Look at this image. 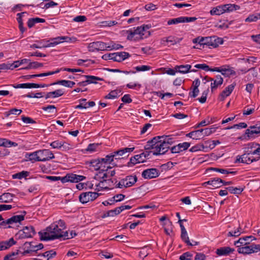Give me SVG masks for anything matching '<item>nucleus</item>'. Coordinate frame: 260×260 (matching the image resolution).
<instances>
[{
	"instance_id": "1",
	"label": "nucleus",
	"mask_w": 260,
	"mask_h": 260,
	"mask_svg": "<svg viewBox=\"0 0 260 260\" xmlns=\"http://www.w3.org/2000/svg\"><path fill=\"white\" fill-rule=\"evenodd\" d=\"M65 222L59 220L47 227L44 232H40L41 239L44 241L62 239L66 229Z\"/></svg>"
},
{
	"instance_id": "2",
	"label": "nucleus",
	"mask_w": 260,
	"mask_h": 260,
	"mask_svg": "<svg viewBox=\"0 0 260 260\" xmlns=\"http://www.w3.org/2000/svg\"><path fill=\"white\" fill-rule=\"evenodd\" d=\"M150 27V25L144 24L127 30L125 31L126 39L129 41L137 42L147 38L151 35V32L149 31Z\"/></svg>"
},
{
	"instance_id": "3",
	"label": "nucleus",
	"mask_w": 260,
	"mask_h": 260,
	"mask_svg": "<svg viewBox=\"0 0 260 260\" xmlns=\"http://www.w3.org/2000/svg\"><path fill=\"white\" fill-rule=\"evenodd\" d=\"M146 150H152V154L154 155H161L168 151L169 148L163 142L160 137L153 138L149 141L145 146Z\"/></svg>"
},
{
	"instance_id": "4",
	"label": "nucleus",
	"mask_w": 260,
	"mask_h": 260,
	"mask_svg": "<svg viewBox=\"0 0 260 260\" xmlns=\"http://www.w3.org/2000/svg\"><path fill=\"white\" fill-rule=\"evenodd\" d=\"M24 219V216L23 215H17L12 216L6 221H3L0 223V226L4 228H14L15 225L17 226L21 221Z\"/></svg>"
},
{
	"instance_id": "5",
	"label": "nucleus",
	"mask_w": 260,
	"mask_h": 260,
	"mask_svg": "<svg viewBox=\"0 0 260 260\" xmlns=\"http://www.w3.org/2000/svg\"><path fill=\"white\" fill-rule=\"evenodd\" d=\"M137 181L136 176L129 175L121 179L116 184L115 187L119 188H127L134 185Z\"/></svg>"
},
{
	"instance_id": "6",
	"label": "nucleus",
	"mask_w": 260,
	"mask_h": 260,
	"mask_svg": "<svg viewBox=\"0 0 260 260\" xmlns=\"http://www.w3.org/2000/svg\"><path fill=\"white\" fill-rule=\"evenodd\" d=\"M260 251V244H247L244 246L239 247L237 251L239 253L243 254H250L253 253H256Z\"/></svg>"
},
{
	"instance_id": "7",
	"label": "nucleus",
	"mask_w": 260,
	"mask_h": 260,
	"mask_svg": "<svg viewBox=\"0 0 260 260\" xmlns=\"http://www.w3.org/2000/svg\"><path fill=\"white\" fill-rule=\"evenodd\" d=\"M260 145L255 143H249L244 148V152L249 155L259 158Z\"/></svg>"
},
{
	"instance_id": "8",
	"label": "nucleus",
	"mask_w": 260,
	"mask_h": 260,
	"mask_svg": "<svg viewBox=\"0 0 260 260\" xmlns=\"http://www.w3.org/2000/svg\"><path fill=\"white\" fill-rule=\"evenodd\" d=\"M36 234L35 230L32 226H25L22 230H20L16 236L19 239H25L32 237Z\"/></svg>"
},
{
	"instance_id": "9",
	"label": "nucleus",
	"mask_w": 260,
	"mask_h": 260,
	"mask_svg": "<svg viewBox=\"0 0 260 260\" xmlns=\"http://www.w3.org/2000/svg\"><path fill=\"white\" fill-rule=\"evenodd\" d=\"M99 197V194L95 192L88 191L80 194L79 197L80 202L82 204H86L92 202Z\"/></svg>"
},
{
	"instance_id": "10",
	"label": "nucleus",
	"mask_w": 260,
	"mask_h": 260,
	"mask_svg": "<svg viewBox=\"0 0 260 260\" xmlns=\"http://www.w3.org/2000/svg\"><path fill=\"white\" fill-rule=\"evenodd\" d=\"M197 19V18L195 17L181 16L168 20L167 21V24L168 25H170L181 23H187L194 21Z\"/></svg>"
},
{
	"instance_id": "11",
	"label": "nucleus",
	"mask_w": 260,
	"mask_h": 260,
	"mask_svg": "<svg viewBox=\"0 0 260 260\" xmlns=\"http://www.w3.org/2000/svg\"><path fill=\"white\" fill-rule=\"evenodd\" d=\"M213 71L221 73L222 75L226 77L236 75V72L234 71V68L229 66H223L221 67L214 68Z\"/></svg>"
},
{
	"instance_id": "12",
	"label": "nucleus",
	"mask_w": 260,
	"mask_h": 260,
	"mask_svg": "<svg viewBox=\"0 0 260 260\" xmlns=\"http://www.w3.org/2000/svg\"><path fill=\"white\" fill-rule=\"evenodd\" d=\"M257 157H255L254 156L249 155L247 153L244 152V153L241 156H237L236 160V162H242L247 164H251L253 161L258 160Z\"/></svg>"
},
{
	"instance_id": "13",
	"label": "nucleus",
	"mask_w": 260,
	"mask_h": 260,
	"mask_svg": "<svg viewBox=\"0 0 260 260\" xmlns=\"http://www.w3.org/2000/svg\"><path fill=\"white\" fill-rule=\"evenodd\" d=\"M88 50L90 52L106 50V43L97 41L90 43L88 45Z\"/></svg>"
},
{
	"instance_id": "14",
	"label": "nucleus",
	"mask_w": 260,
	"mask_h": 260,
	"mask_svg": "<svg viewBox=\"0 0 260 260\" xmlns=\"http://www.w3.org/2000/svg\"><path fill=\"white\" fill-rule=\"evenodd\" d=\"M85 179V177L74 174H68L61 179L62 182H71L77 183Z\"/></svg>"
},
{
	"instance_id": "15",
	"label": "nucleus",
	"mask_w": 260,
	"mask_h": 260,
	"mask_svg": "<svg viewBox=\"0 0 260 260\" xmlns=\"http://www.w3.org/2000/svg\"><path fill=\"white\" fill-rule=\"evenodd\" d=\"M39 151V156L40 161H46L55 157L53 153L49 149H43Z\"/></svg>"
},
{
	"instance_id": "16",
	"label": "nucleus",
	"mask_w": 260,
	"mask_h": 260,
	"mask_svg": "<svg viewBox=\"0 0 260 260\" xmlns=\"http://www.w3.org/2000/svg\"><path fill=\"white\" fill-rule=\"evenodd\" d=\"M255 240L256 238L252 236H245L240 238L238 240L235 241L234 245L239 248V247L244 246L247 244H250V242Z\"/></svg>"
},
{
	"instance_id": "17",
	"label": "nucleus",
	"mask_w": 260,
	"mask_h": 260,
	"mask_svg": "<svg viewBox=\"0 0 260 260\" xmlns=\"http://www.w3.org/2000/svg\"><path fill=\"white\" fill-rule=\"evenodd\" d=\"M159 171L155 168L146 169L143 171L142 176L145 179H152L158 176Z\"/></svg>"
},
{
	"instance_id": "18",
	"label": "nucleus",
	"mask_w": 260,
	"mask_h": 260,
	"mask_svg": "<svg viewBox=\"0 0 260 260\" xmlns=\"http://www.w3.org/2000/svg\"><path fill=\"white\" fill-rule=\"evenodd\" d=\"M50 43L47 45H45L44 47H53L61 43H64L63 37L59 36L55 38H51L48 42Z\"/></svg>"
},
{
	"instance_id": "19",
	"label": "nucleus",
	"mask_w": 260,
	"mask_h": 260,
	"mask_svg": "<svg viewBox=\"0 0 260 260\" xmlns=\"http://www.w3.org/2000/svg\"><path fill=\"white\" fill-rule=\"evenodd\" d=\"M16 243L13 238L9 239L8 240L2 241L0 242V251L6 250Z\"/></svg>"
},
{
	"instance_id": "20",
	"label": "nucleus",
	"mask_w": 260,
	"mask_h": 260,
	"mask_svg": "<svg viewBox=\"0 0 260 260\" xmlns=\"http://www.w3.org/2000/svg\"><path fill=\"white\" fill-rule=\"evenodd\" d=\"M210 81H211V89L213 92L218 86L221 85L223 83V80L220 75H217L215 77V79L211 78Z\"/></svg>"
},
{
	"instance_id": "21",
	"label": "nucleus",
	"mask_w": 260,
	"mask_h": 260,
	"mask_svg": "<svg viewBox=\"0 0 260 260\" xmlns=\"http://www.w3.org/2000/svg\"><path fill=\"white\" fill-rule=\"evenodd\" d=\"M50 145L54 149H60L62 147L64 150L70 148L69 144L63 141L58 140L54 141L50 143Z\"/></svg>"
},
{
	"instance_id": "22",
	"label": "nucleus",
	"mask_w": 260,
	"mask_h": 260,
	"mask_svg": "<svg viewBox=\"0 0 260 260\" xmlns=\"http://www.w3.org/2000/svg\"><path fill=\"white\" fill-rule=\"evenodd\" d=\"M221 182H223V180L218 178H215L208 181L203 183V185L204 186L210 185L215 188H218L221 186Z\"/></svg>"
},
{
	"instance_id": "23",
	"label": "nucleus",
	"mask_w": 260,
	"mask_h": 260,
	"mask_svg": "<svg viewBox=\"0 0 260 260\" xmlns=\"http://www.w3.org/2000/svg\"><path fill=\"white\" fill-rule=\"evenodd\" d=\"M115 174V171L108 170L105 174L103 173H98L94 177L95 180H100V179H107L113 176Z\"/></svg>"
},
{
	"instance_id": "24",
	"label": "nucleus",
	"mask_w": 260,
	"mask_h": 260,
	"mask_svg": "<svg viewBox=\"0 0 260 260\" xmlns=\"http://www.w3.org/2000/svg\"><path fill=\"white\" fill-rule=\"evenodd\" d=\"M145 161V157H144L143 154L141 153L140 154L136 155L134 157H131L130 159V161L128 162V166H132L131 165H135L137 164L144 162Z\"/></svg>"
},
{
	"instance_id": "25",
	"label": "nucleus",
	"mask_w": 260,
	"mask_h": 260,
	"mask_svg": "<svg viewBox=\"0 0 260 260\" xmlns=\"http://www.w3.org/2000/svg\"><path fill=\"white\" fill-rule=\"evenodd\" d=\"M107 181L106 179H100V180H95L93 178L92 180V183L91 185H89V187L92 188L93 184H95L96 189L98 190H102V189L106 188L107 187L105 185V183Z\"/></svg>"
},
{
	"instance_id": "26",
	"label": "nucleus",
	"mask_w": 260,
	"mask_h": 260,
	"mask_svg": "<svg viewBox=\"0 0 260 260\" xmlns=\"http://www.w3.org/2000/svg\"><path fill=\"white\" fill-rule=\"evenodd\" d=\"M209 40L207 46L210 48H216L219 45L222 43V40L221 38L215 36L209 37Z\"/></svg>"
},
{
	"instance_id": "27",
	"label": "nucleus",
	"mask_w": 260,
	"mask_h": 260,
	"mask_svg": "<svg viewBox=\"0 0 260 260\" xmlns=\"http://www.w3.org/2000/svg\"><path fill=\"white\" fill-rule=\"evenodd\" d=\"M95 103L93 101L86 102L85 99H82L80 100V104L75 107V109H87L95 106Z\"/></svg>"
},
{
	"instance_id": "28",
	"label": "nucleus",
	"mask_w": 260,
	"mask_h": 260,
	"mask_svg": "<svg viewBox=\"0 0 260 260\" xmlns=\"http://www.w3.org/2000/svg\"><path fill=\"white\" fill-rule=\"evenodd\" d=\"M260 133V126H253L246 130L245 134L249 138H253Z\"/></svg>"
},
{
	"instance_id": "29",
	"label": "nucleus",
	"mask_w": 260,
	"mask_h": 260,
	"mask_svg": "<svg viewBox=\"0 0 260 260\" xmlns=\"http://www.w3.org/2000/svg\"><path fill=\"white\" fill-rule=\"evenodd\" d=\"M34 245L32 242H25L23 246V251L22 252L23 255H25L28 253H35Z\"/></svg>"
},
{
	"instance_id": "30",
	"label": "nucleus",
	"mask_w": 260,
	"mask_h": 260,
	"mask_svg": "<svg viewBox=\"0 0 260 260\" xmlns=\"http://www.w3.org/2000/svg\"><path fill=\"white\" fill-rule=\"evenodd\" d=\"M235 86L234 85H230L227 86L220 93L219 99L220 101H223L227 96H229L234 90Z\"/></svg>"
},
{
	"instance_id": "31",
	"label": "nucleus",
	"mask_w": 260,
	"mask_h": 260,
	"mask_svg": "<svg viewBox=\"0 0 260 260\" xmlns=\"http://www.w3.org/2000/svg\"><path fill=\"white\" fill-rule=\"evenodd\" d=\"M182 38H176L174 36H169L168 37H165L161 39V42L162 44H165V43H170L171 45H174L177 43H180L181 40Z\"/></svg>"
},
{
	"instance_id": "32",
	"label": "nucleus",
	"mask_w": 260,
	"mask_h": 260,
	"mask_svg": "<svg viewBox=\"0 0 260 260\" xmlns=\"http://www.w3.org/2000/svg\"><path fill=\"white\" fill-rule=\"evenodd\" d=\"M234 251V249L230 247H222L217 249L216 253L219 256L228 255Z\"/></svg>"
},
{
	"instance_id": "33",
	"label": "nucleus",
	"mask_w": 260,
	"mask_h": 260,
	"mask_svg": "<svg viewBox=\"0 0 260 260\" xmlns=\"http://www.w3.org/2000/svg\"><path fill=\"white\" fill-rule=\"evenodd\" d=\"M134 147L131 148H124L121 149H119L117 151H114V153L115 155V159H119L121 156L123 155L124 154L127 153H130L132 152L134 150Z\"/></svg>"
},
{
	"instance_id": "34",
	"label": "nucleus",
	"mask_w": 260,
	"mask_h": 260,
	"mask_svg": "<svg viewBox=\"0 0 260 260\" xmlns=\"http://www.w3.org/2000/svg\"><path fill=\"white\" fill-rule=\"evenodd\" d=\"M64 94V91L62 89H58L55 91L48 92L45 99L56 98L62 96Z\"/></svg>"
},
{
	"instance_id": "35",
	"label": "nucleus",
	"mask_w": 260,
	"mask_h": 260,
	"mask_svg": "<svg viewBox=\"0 0 260 260\" xmlns=\"http://www.w3.org/2000/svg\"><path fill=\"white\" fill-rule=\"evenodd\" d=\"M123 46L120 44H117L113 41L109 43H106V50L111 51L113 50H118L122 49Z\"/></svg>"
},
{
	"instance_id": "36",
	"label": "nucleus",
	"mask_w": 260,
	"mask_h": 260,
	"mask_svg": "<svg viewBox=\"0 0 260 260\" xmlns=\"http://www.w3.org/2000/svg\"><path fill=\"white\" fill-rule=\"evenodd\" d=\"M223 13L239 10L240 6L235 4H228L222 5Z\"/></svg>"
},
{
	"instance_id": "37",
	"label": "nucleus",
	"mask_w": 260,
	"mask_h": 260,
	"mask_svg": "<svg viewBox=\"0 0 260 260\" xmlns=\"http://www.w3.org/2000/svg\"><path fill=\"white\" fill-rule=\"evenodd\" d=\"M38 152L39 151L38 150L32 153H26L25 154V158H26L27 160L32 162L40 161L39 159L40 158Z\"/></svg>"
},
{
	"instance_id": "38",
	"label": "nucleus",
	"mask_w": 260,
	"mask_h": 260,
	"mask_svg": "<svg viewBox=\"0 0 260 260\" xmlns=\"http://www.w3.org/2000/svg\"><path fill=\"white\" fill-rule=\"evenodd\" d=\"M17 145V143L15 142H12L6 139L0 138V146L10 147L12 146L16 147Z\"/></svg>"
},
{
	"instance_id": "39",
	"label": "nucleus",
	"mask_w": 260,
	"mask_h": 260,
	"mask_svg": "<svg viewBox=\"0 0 260 260\" xmlns=\"http://www.w3.org/2000/svg\"><path fill=\"white\" fill-rule=\"evenodd\" d=\"M104 60H112L115 61L119 62L120 58L117 56V53H113L105 54L102 56Z\"/></svg>"
},
{
	"instance_id": "40",
	"label": "nucleus",
	"mask_w": 260,
	"mask_h": 260,
	"mask_svg": "<svg viewBox=\"0 0 260 260\" xmlns=\"http://www.w3.org/2000/svg\"><path fill=\"white\" fill-rule=\"evenodd\" d=\"M55 84H59L67 87H72L75 84V83L70 80H61L58 81L56 82L53 83L51 85Z\"/></svg>"
},
{
	"instance_id": "41",
	"label": "nucleus",
	"mask_w": 260,
	"mask_h": 260,
	"mask_svg": "<svg viewBox=\"0 0 260 260\" xmlns=\"http://www.w3.org/2000/svg\"><path fill=\"white\" fill-rule=\"evenodd\" d=\"M160 137L161 140L166 143L168 148H169L170 145L175 141V138L172 136H164Z\"/></svg>"
},
{
	"instance_id": "42",
	"label": "nucleus",
	"mask_w": 260,
	"mask_h": 260,
	"mask_svg": "<svg viewBox=\"0 0 260 260\" xmlns=\"http://www.w3.org/2000/svg\"><path fill=\"white\" fill-rule=\"evenodd\" d=\"M114 158H115V155L113 152L106 155L105 157L101 158V160H102V162H104L106 165L110 166V164L113 161Z\"/></svg>"
},
{
	"instance_id": "43",
	"label": "nucleus",
	"mask_w": 260,
	"mask_h": 260,
	"mask_svg": "<svg viewBox=\"0 0 260 260\" xmlns=\"http://www.w3.org/2000/svg\"><path fill=\"white\" fill-rule=\"evenodd\" d=\"M191 66L190 64H185V65H180L176 67V69H178L177 72L183 73V74H186L189 72L190 70L191 69Z\"/></svg>"
},
{
	"instance_id": "44",
	"label": "nucleus",
	"mask_w": 260,
	"mask_h": 260,
	"mask_svg": "<svg viewBox=\"0 0 260 260\" xmlns=\"http://www.w3.org/2000/svg\"><path fill=\"white\" fill-rule=\"evenodd\" d=\"M84 77L86 79V82L88 83V84L96 83L97 81L103 80L102 78L94 76L85 75Z\"/></svg>"
},
{
	"instance_id": "45",
	"label": "nucleus",
	"mask_w": 260,
	"mask_h": 260,
	"mask_svg": "<svg viewBox=\"0 0 260 260\" xmlns=\"http://www.w3.org/2000/svg\"><path fill=\"white\" fill-rule=\"evenodd\" d=\"M43 64L42 63H40L37 61H33L31 62L29 60L28 62V64L26 67L23 68V69L25 70H29L31 69H37L40 67H43Z\"/></svg>"
},
{
	"instance_id": "46",
	"label": "nucleus",
	"mask_w": 260,
	"mask_h": 260,
	"mask_svg": "<svg viewBox=\"0 0 260 260\" xmlns=\"http://www.w3.org/2000/svg\"><path fill=\"white\" fill-rule=\"evenodd\" d=\"M119 209H120V208H119V207H118L113 210H109V211H107V212L103 214L102 217L103 218H105V217H107L114 216L115 215H117L119 214V213H120Z\"/></svg>"
},
{
	"instance_id": "47",
	"label": "nucleus",
	"mask_w": 260,
	"mask_h": 260,
	"mask_svg": "<svg viewBox=\"0 0 260 260\" xmlns=\"http://www.w3.org/2000/svg\"><path fill=\"white\" fill-rule=\"evenodd\" d=\"M211 15H220L223 14L222 5L218 6L213 8L210 11Z\"/></svg>"
},
{
	"instance_id": "48",
	"label": "nucleus",
	"mask_w": 260,
	"mask_h": 260,
	"mask_svg": "<svg viewBox=\"0 0 260 260\" xmlns=\"http://www.w3.org/2000/svg\"><path fill=\"white\" fill-rule=\"evenodd\" d=\"M29 61V59L24 58L20 60H17L15 61H14V62L11 64V67H12V69H13L14 68H16L24 64H28V62Z\"/></svg>"
},
{
	"instance_id": "49",
	"label": "nucleus",
	"mask_w": 260,
	"mask_h": 260,
	"mask_svg": "<svg viewBox=\"0 0 260 260\" xmlns=\"http://www.w3.org/2000/svg\"><path fill=\"white\" fill-rule=\"evenodd\" d=\"M243 233H244L243 229L239 226L237 229L229 232L228 233V236L230 237H238Z\"/></svg>"
},
{
	"instance_id": "50",
	"label": "nucleus",
	"mask_w": 260,
	"mask_h": 260,
	"mask_svg": "<svg viewBox=\"0 0 260 260\" xmlns=\"http://www.w3.org/2000/svg\"><path fill=\"white\" fill-rule=\"evenodd\" d=\"M216 128L215 127L206 128L201 129V132L202 134V138L205 136H208L215 132Z\"/></svg>"
},
{
	"instance_id": "51",
	"label": "nucleus",
	"mask_w": 260,
	"mask_h": 260,
	"mask_svg": "<svg viewBox=\"0 0 260 260\" xmlns=\"http://www.w3.org/2000/svg\"><path fill=\"white\" fill-rule=\"evenodd\" d=\"M226 189L231 193L233 194H240L244 190L243 187H236L229 186Z\"/></svg>"
},
{
	"instance_id": "52",
	"label": "nucleus",
	"mask_w": 260,
	"mask_h": 260,
	"mask_svg": "<svg viewBox=\"0 0 260 260\" xmlns=\"http://www.w3.org/2000/svg\"><path fill=\"white\" fill-rule=\"evenodd\" d=\"M36 86L35 83H26L17 84L14 86V87L15 88H35Z\"/></svg>"
},
{
	"instance_id": "53",
	"label": "nucleus",
	"mask_w": 260,
	"mask_h": 260,
	"mask_svg": "<svg viewBox=\"0 0 260 260\" xmlns=\"http://www.w3.org/2000/svg\"><path fill=\"white\" fill-rule=\"evenodd\" d=\"M257 13L254 14H250L245 19L246 22H254L259 20Z\"/></svg>"
},
{
	"instance_id": "54",
	"label": "nucleus",
	"mask_w": 260,
	"mask_h": 260,
	"mask_svg": "<svg viewBox=\"0 0 260 260\" xmlns=\"http://www.w3.org/2000/svg\"><path fill=\"white\" fill-rule=\"evenodd\" d=\"M77 235L74 231H65L63 235L62 240H67L74 238Z\"/></svg>"
},
{
	"instance_id": "55",
	"label": "nucleus",
	"mask_w": 260,
	"mask_h": 260,
	"mask_svg": "<svg viewBox=\"0 0 260 260\" xmlns=\"http://www.w3.org/2000/svg\"><path fill=\"white\" fill-rule=\"evenodd\" d=\"M29 173L27 171H23L21 172L14 174L12 175L13 179H21L28 176Z\"/></svg>"
},
{
	"instance_id": "56",
	"label": "nucleus",
	"mask_w": 260,
	"mask_h": 260,
	"mask_svg": "<svg viewBox=\"0 0 260 260\" xmlns=\"http://www.w3.org/2000/svg\"><path fill=\"white\" fill-rule=\"evenodd\" d=\"M99 147V144L98 143L90 144L88 145V146L86 148L85 150L90 153H92L93 152L96 151L98 149Z\"/></svg>"
},
{
	"instance_id": "57",
	"label": "nucleus",
	"mask_w": 260,
	"mask_h": 260,
	"mask_svg": "<svg viewBox=\"0 0 260 260\" xmlns=\"http://www.w3.org/2000/svg\"><path fill=\"white\" fill-rule=\"evenodd\" d=\"M101 161H102V160H101ZM100 166V168L98 173H103V174H105V173L108 171V170L112 169V167L110 165H106L104 162L101 161Z\"/></svg>"
},
{
	"instance_id": "58",
	"label": "nucleus",
	"mask_w": 260,
	"mask_h": 260,
	"mask_svg": "<svg viewBox=\"0 0 260 260\" xmlns=\"http://www.w3.org/2000/svg\"><path fill=\"white\" fill-rule=\"evenodd\" d=\"M151 249L148 247H144L141 249L139 252V256L141 258H144L148 255Z\"/></svg>"
},
{
	"instance_id": "59",
	"label": "nucleus",
	"mask_w": 260,
	"mask_h": 260,
	"mask_svg": "<svg viewBox=\"0 0 260 260\" xmlns=\"http://www.w3.org/2000/svg\"><path fill=\"white\" fill-rule=\"evenodd\" d=\"M101 158L92 160L90 162V167L96 171H99L100 168Z\"/></svg>"
},
{
	"instance_id": "60",
	"label": "nucleus",
	"mask_w": 260,
	"mask_h": 260,
	"mask_svg": "<svg viewBox=\"0 0 260 260\" xmlns=\"http://www.w3.org/2000/svg\"><path fill=\"white\" fill-rule=\"evenodd\" d=\"M205 148V147L203 144H198L191 147L189 149V151L196 152L199 151H204Z\"/></svg>"
},
{
	"instance_id": "61",
	"label": "nucleus",
	"mask_w": 260,
	"mask_h": 260,
	"mask_svg": "<svg viewBox=\"0 0 260 260\" xmlns=\"http://www.w3.org/2000/svg\"><path fill=\"white\" fill-rule=\"evenodd\" d=\"M194 67L199 69H202L203 70H204L205 71H211V72H215V71H213V68H210L209 66L205 63H202V64H197L194 66Z\"/></svg>"
},
{
	"instance_id": "62",
	"label": "nucleus",
	"mask_w": 260,
	"mask_h": 260,
	"mask_svg": "<svg viewBox=\"0 0 260 260\" xmlns=\"http://www.w3.org/2000/svg\"><path fill=\"white\" fill-rule=\"evenodd\" d=\"M120 93V91L114 90L111 91L107 95L105 96V99H114L118 96V94Z\"/></svg>"
},
{
	"instance_id": "63",
	"label": "nucleus",
	"mask_w": 260,
	"mask_h": 260,
	"mask_svg": "<svg viewBox=\"0 0 260 260\" xmlns=\"http://www.w3.org/2000/svg\"><path fill=\"white\" fill-rule=\"evenodd\" d=\"M2 196L4 203H9L11 202L13 198V195L9 192L3 193Z\"/></svg>"
},
{
	"instance_id": "64",
	"label": "nucleus",
	"mask_w": 260,
	"mask_h": 260,
	"mask_svg": "<svg viewBox=\"0 0 260 260\" xmlns=\"http://www.w3.org/2000/svg\"><path fill=\"white\" fill-rule=\"evenodd\" d=\"M193 257V254L190 252H186L180 256V260H191Z\"/></svg>"
}]
</instances>
